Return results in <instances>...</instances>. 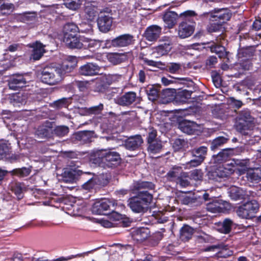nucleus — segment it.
I'll return each mask as SVG.
<instances>
[{
    "instance_id": "obj_1",
    "label": "nucleus",
    "mask_w": 261,
    "mask_h": 261,
    "mask_svg": "<svg viewBox=\"0 0 261 261\" xmlns=\"http://www.w3.org/2000/svg\"><path fill=\"white\" fill-rule=\"evenodd\" d=\"M90 158L93 164L103 168H112L117 165L121 160L120 154L111 149L93 150Z\"/></svg>"
},
{
    "instance_id": "obj_2",
    "label": "nucleus",
    "mask_w": 261,
    "mask_h": 261,
    "mask_svg": "<svg viewBox=\"0 0 261 261\" xmlns=\"http://www.w3.org/2000/svg\"><path fill=\"white\" fill-rule=\"evenodd\" d=\"M153 196L148 191H140L136 196L127 200V205L136 213H144L152 202Z\"/></svg>"
},
{
    "instance_id": "obj_3",
    "label": "nucleus",
    "mask_w": 261,
    "mask_h": 261,
    "mask_svg": "<svg viewBox=\"0 0 261 261\" xmlns=\"http://www.w3.org/2000/svg\"><path fill=\"white\" fill-rule=\"evenodd\" d=\"M116 202L114 200H104L95 202L92 207V212L93 214L97 215H107L108 211H112V217L115 220H119L121 219V215L114 211L116 205Z\"/></svg>"
},
{
    "instance_id": "obj_4",
    "label": "nucleus",
    "mask_w": 261,
    "mask_h": 261,
    "mask_svg": "<svg viewBox=\"0 0 261 261\" xmlns=\"http://www.w3.org/2000/svg\"><path fill=\"white\" fill-rule=\"evenodd\" d=\"M58 71L57 66H47L42 69L39 77L42 82L49 85H54L62 79V75Z\"/></svg>"
},
{
    "instance_id": "obj_5",
    "label": "nucleus",
    "mask_w": 261,
    "mask_h": 261,
    "mask_svg": "<svg viewBox=\"0 0 261 261\" xmlns=\"http://www.w3.org/2000/svg\"><path fill=\"white\" fill-rule=\"evenodd\" d=\"M237 129L245 136L251 135V131L254 127V118L248 111H242L238 117Z\"/></svg>"
},
{
    "instance_id": "obj_6",
    "label": "nucleus",
    "mask_w": 261,
    "mask_h": 261,
    "mask_svg": "<svg viewBox=\"0 0 261 261\" xmlns=\"http://www.w3.org/2000/svg\"><path fill=\"white\" fill-rule=\"evenodd\" d=\"M259 208V204L255 200L248 201L239 207L237 214L239 217L244 219H251L254 217Z\"/></svg>"
},
{
    "instance_id": "obj_7",
    "label": "nucleus",
    "mask_w": 261,
    "mask_h": 261,
    "mask_svg": "<svg viewBox=\"0 0 261 261\" xmlns=\"http://www.w3.org/2000/svg\"><path fill=\"white\" fill-rule=\"evenodd\" d=\"M202 15L208 17L211 21H217L223 24L229 20L231 13L227 9H222L214 12L204 13Z\"/></svg>"
},
{
    "instance_id": "obj_8",
    "label": "nucleus",
    "mask_w": 261,
    "mask_h": 261,
    "mask_svg": "<svg viewBox=\"0 0 261 261\" xmlns=\"http://www.w3.org/2000/svg\"><path fill=\"white\" fill-rule=\"evenodd\" d=\"M70 168L66 169L63 173V180L68 183H73L81 175H86L90 174V172H84L74 166H70Z\"/></svg>"
},
{
    "instance_id": "obj_9",
    "label": "nucleus",
    "mask_w": 261,
    "mask_h": 261,
    "mask_svg": "<svg viewBox=\"0 0 261 261\" xmlns=\"http://www.w3.org/2000/svg\"><path fill=\"white\" fill-rule=\"evenodd\" d=\"M77 59L75 56H67L61 65L57 66L58 72L63 76L66 73L71 72L77 66Z\"/></svg>"
},
{
    "instance_id": "obj_10",
    "label": "nucleus",
    "mask_w": 261,
    "mask_h": 261,
    "mask_svg": "<svg viewBox=\"0 0 261 261\" xmlns=\"http://www.w3.org/2000/svg\"><path fill=\"white\" fill-rule=\"evenodd\" d=\"M139 100L136 92L129 91L115 99V102L121 106H129Z\"/></svg>"
},
{
    "instance_id": "obj_11",
    "label": "nucleus",
    "mask_w": 261,
    "mask_h": 261,
    "mask_svg": "<svg viewBox=\"0 0 261 261\" xmlns=\"http://www.w3.org/2000/svg\"><path fill=\"white\" fill-rule=\"evenodd\" d=\"M84 36L77 37L73 35L64 36V41L70 48L81 49L84 48Z\"/></svg>"
},
{
    "instance_id": "obj_12",
    "label": "nucleus",
    "mask_w": 261,
    "mask_h": 261,
    "mask_svg": "<svg viewBox=\"0 0 261 261\" xmlns=\"http://www.w3.org/2000/svg\"><path fill=\"white\" fill-rule=\"evenodd\" d=\"M53 125L54 123L53 122L45 121L38 128L36 132V135L41 139L51 137L53 132Z\"/></svg>"
},
{
    "instance_id": "obj_13",
    "label": "nucleus",
    "mask_w": 261,
    "mask_h": 261,
    "mask_svg": "<svg viewBox=\"0 0 261 261\" xmlns=\"http://www.w3.org/2000/svg\"><path fill=\"white\" fill-rule=\"evenodd\" d=\"M112 18L109 14L101 12L97 19V25L99 30L102 32H108L112 26Z\"/></svg>"
},
{
    "instance_id": "obj_14",
    "label": "nucleus",
    "mask_w": 261,
    "mask_h": 261,
    "mask_svg": "<svg viewBox=\"0 0 261 261\" xmlns=\"http://www.w3.org/2000/svg\"><path fill=\"white\" fill-rule=\"evenodd\" d=\"M134 41V37L133 35L126 34L114 39L112 41V44L115 47H125L133 44Z\"/></svg>"
},
{
    "instance_id": "obj_15",
    "label": "nucleus",
    "mask_w": 261,
    "mask_h": 261,
    "mask_svg": "<svg viewBox=\"0 0 261 261\" xmlns=\"http://www.w3.org/2000/svg\"><path fill=\"white\" fill-rule=\"evenodd\" d=\"M228 193L229 197L234 200H238L248 198L250 192H247L243 189L236 187L231 186L228 189Z\"/></svg>"
},
{
    "instance_id": "obj_16",
    "label": "nucleus",
    "mask_w": 261,
    "mask_h": 261,
    "mask_svg": "<svg viewBox=\"0 0 261 261\" xmlns=\"http://www.w3.org/2000/svg\"><path fill=\"white\" fill-rule=\"evenodd\" d=\"M162 28L157 25H152L146 29L144 37L149 41H155L160 37Z\"/></svg>"
},
{
    "instance_id": "obj_17",
    "label": "nucleus",
    "mask_w": 261,
    "mask_h": 261,
    "mask_svg": "<svg viewBox=\"0 0 261 261\" xmlns=\"http://www.w3.org/2000/svg\"><path fill=\"white\" fill-rule=\"evenodd\" d=\"M194 30L195 25L194 24H190L186 22H181L178 27V36L181 39L187 38L193 34Z\"/></svg>"
},
{
    "instance_id": "obj_18",
    "label": "nucleus",
    "mask_w": 261,
    "mask_h": 261,
    "mask_svg": "<svg viewBox=\"0 0 261 261\" xmlns=\"http://www.w3.org/2000/svg\"><path fill=\"white\" fill-rule=\"evenodd\" d=\"M26 84L25 79L21 74L14 75L8 80L9 88L14 90L25 87Z\"/></svg>"
},
{
    "instance_id": "obj_19",
    "label": "nucleus",
    "mask_w": 261,
    "mask_h": 261,
    "mask_svg": "<svg viewBox=\"0 0 261 261\" xmlns=\"http://www.w3.org/2000/svg\"><path fill=\"white\" fill-rule=\"evenodd\" d=\"M143 143V140L141 135H135L129 137L125 140L124 146L129 150L134 151L138 149Z\"/></svg>"
},
{
    "instance_id": "obj_20",
    "label": "nucleus",
    "mask_w": 261,
    "mask_h": 261,
    "mask_svg": "<svg viewBox=\"0 0 261 261\" xmlns=\"http://www.w3.org/2000/svg\"><path fill=\"white\" fill-rule=\"evenodd\" d=\"M178 14L174 11H167L163 16L165 27L168 29L173 28L177 23L178 19Z\"/></svg>"
},
{
    "instance_id": "obj_21",
    "label": "nucleus",
    "mask_w": 261,
    "mask_h": 261,
    "mask_svg": "<svg viewBox=\"0 0 261 261\" xmlns=\"http://www.w3.org/2000/svg\"><path fill=\"white\" fill-rule=\"evenodd\" d=\"M28 95L24 93H17L10 96V103L16 107H20L26 104Z\"/></svg>"
},
{
    "instance_id": "obj_22",
    "label": "nucleus",
    "mask_w": 261,
    "mask_h": 261,
    "mask_svg": "<svg viewBox=\"0 0 261 261\" xmlns=\"http://www.w3.org/2000/svg\"><path fill=\"white\" fill-rule=\"evenodd\" d=\"M178 128L183 133L193 134L197 130V124L192 121L184 120L178 123Z\"/></svg>"
},
{
    "instance_id": "obj_23",
    "label": "nucleus",
    "mask_w": 261,
    "mask_h": 261,
    "mask_svg": "<svg viewBox=\"0 0 261 261\" xmlns=\"http://www.w3.org/2000/svg\"><path fill=\"white\" fill-rule=\"evenodd\" d=\"M100 67L96 64L88 63L82 66L79 70L80 73L84 75L92 76L98 73Z\"/></svg>"
},
{
    "instance_id": "obj_24",
    "label": "nucleus",
    "mask_w": 261,
    "mask_h": 261,
    "mask_svg": "<svg viewBox=\"0 0 261 261\" xmlns=\"http://www.w3.org/2000/svg\"><path fill=\"white\" fill-rule=\"evenodd\" d=\"M84 24H80L79 26L76 25L74 23H67L64 27V36L68 35H71L69 33H88L91 30V27L88 25L89 28L87 29H82Z\"/></svg>"
},
{
    "instance_id": "obj_25",
    "label": "nucleus",
    "mask_w": 261,
    "mask_h": 261,
    "mask_svg": "<svg viewBox=\"0 0 261 261\" xmlns=\"http://www.w3.org/2000/svg\"><path fill=\"white\" fill-rule=\"evenodd\" d=\"M228 203L222 201L215 200L210 202L206 205V209L208 211L213 213L223 212L227 208Z\"/></svg>"
},
{
    "instance_id": "obj_26",
    "label": "nucleus",
    "mask_w": 261,
    "mask_h": 261,
    "mask_svg": "<svg viewBox=\"0 0 261 261\" xmlns=\"http://www.w3.org/2000/svg\"><path fill=\"white\" fill-rule=\"evenodd\" d=\"M30 46L33 48L31 57L34 60H39L45 52L44 49L45 45H43L40 41H37L31 44Z\"/></svg>"
},
{
    "instance_id": "obj_27",
    "label": "nucleus",
    "mask_w": 261,
    "mask_h": 261,
    "mask_svg": "<svg viewBox=\"0 0 261 261\" xmlns=\"http://www.w3.org/2000/svg\"><path fill=\"white\" fill-rule=\"evenodd\" d=\"M233 154V150L230 148L223 149L214 156L215 162L220 164L224 162Z\"/></svg>"
},
{
    "instance_id": "obj_28",
    "label": "nucleus",
    "mask_w": 261,
    "mask_h": 261,
    "mask_svg": "<svg viewBox=\"0 0 261 261\" xmlns=\"http://www.w3.org/2000/svg\"><path fill=\"white\" fill-rule=\"evenodd\" d=\"M83 41L84 42V48H88L93 49H96L100 48L101 43L102 42V40L99 39H92L85 37Z\"/></svg>"
},
{
    "instance_id": "obj_29",
    "label": "nucleus",
    "mask_w": 261,
    "mask_h": 261,
    "mask_svg": "<svg viewBox=\"0 0 261 261\" xmlns=\"http://www.w3.org/2000/svg\"><path fill=\"white\" fill-rule=\"evenodd\" d=\"M246 177L252 182H258L261 180V170L259 168L249 169L247 171Z\"/></svg>"
},
{
    "instance_id": "obj_30",
    "label": "nucleus",
    "mask_w": 261,
    "mask_h": 261,
    "mask_svg": "<svg viewBox=\"0 0 261 261\" xmlns=\"http://www.w3.org/2000/svg\"><path fill=\"white\" fill-rule=\"evenodd\" d=\"M147 151L150 154H154L160 152L163 147L160 140L147 142Z\"/></svg>"
},
{
    "instance_id": "obj_31",
    "label": "nucleus",
    "mask_w": 261,
    "mask_h": 261,
    "mask_svg": "<svg viewBox=\"0 0 261 261\" xmlns=\"http://www.w3.org/2000/svg\"><path fill=\"white\" fill-rule=\"evenodd\" d=\"M149 235V230L147 228L142 227L136 230L134 234V238L138 241H143Z\"/></svg>"
},
{
    "instance_id": "obj_32",
    "label": "nucleus",
    "mask_w": 261,
    "mask_h": 261,
    "mask_svg": "<svg viewBox=\"0 0 261 261\" xmlns=\"http://www.w3.org/2000/svg\"><path fill=\"white\" fill-rule=\"evenodd\" d=\"M194 229L189 225H184L180 230V238L183 241H188L191 238Z\"/></svg>"
},
{
    "instance_id": "obj_33",
    "label": "nucleus",
    "mask_w": 261,
    "mask_h": 261,
    "mask_svg": "<svg viewBox=\"0 0 261 261\" xmlns=\"http://www.w3.org/2000/svg\"><path fill=\"white\" fill-rule=\"evenodd\" d=\"M15 18L17 20L22 22H29L35 20L36 17L34 14L25 12L22 14H16Z\"/></svg>"
},
{
    "instance_id": "obj_34",
    "label": "nucleus",
    "mask_w": 261,
    "mask_h": 261,
    "mask_svg": "<svg viewBox=\"0 0 261 261\" xmlns=\"http://www.w3.org/2000/svg\"><path fill=\"white\" fill-rule=\"evenodd\" d=\"M167 174L168 177L171 178L172 180L176 181L178 177L182 174H187V173L182 172L180 167H174L170 171H169Z\"/></svg>"
},
{
    "instance_id": "obj_35",
    "label": "nucleus",
    "mask_w": 261,
    "mask_h": 261,
    "mask_svg": "<svg viewBox=\"0 0 261 261\" xmlns=\"http://www.w3.org/2000/svg\"><path fill=\"white\" fill-rule=\"evenodd\" d=\"M211 50L212 53L216 54L220 58H223L226 56L225 49L222 45L214 43L211 47Z\"/></svg>"
},
{
    "instance_id": "obj_36",
    "label": "nucleus",
    "mask_w": 261,
    "mask_h": 261,
    "mask_svg": "<svg viewBox=\"0 0 261 261\" xmlns=\"http://www.w3.org/2000/svg\"><path fill=\"white\" fill-rule=\"evenodd\" d=\"M154 188V185L151 182L144 181H137L134 183V189L141 190L142 189H152Z\"/></svg>"
},
{
    "instance_id": "obj_37",
    "label": "nucleus",
    "mask_w": 261,
    "mask_h": 261,
    "mask_svg": "<svg viewBox=\"0 0 261 261\" xmlns=\"http://www.w3.org/2000/svg\"><path fill=\"white\" fill-rule=\"evenodd\" d=\"M207 151V147L202 146L198 148H194L192 150V153L193 156L199 158L203 161L206 155Z\"/></svg>"
},
{
    "instance_id": "obj_38",
    "label": "nucleus",
    "mask_w": 261,
    "mask_h": 261,
    "mask_svg": "<svg viewBox=\"0 0 261 261\" xmlns=\"http://www.w3.org/2000/svg\"><path fill=\"white\" fill-rule=\"evenodd\" d=\"M228 139L224 137L220 136L215 139L212 142L211 148L212 150H215L219 147L226 143Z\"/></svg>"
},
{
    "instance_id": "obj_39",
    "label": "nucleus",
    "mask_w": 261,
    "mask_h": 261,
    "mask_svg": "<svg viewBox=\"0 0 261 261\" xmlns=\"http://www.w3.org/2000/svg\"><path fill=\"white\" fill-rule=\"evenodd\" d=\"M12 191L17 196L18 199H21L23 197L22 193L25 189L24 184L21 183H15L12 186Z\"/></svg>"
},
{
    "instance_id": "obj_40",
    "label": "nucleus",
    "mask_w": 261,
    "mask_h": 261,
    "mask_svg": "<svg viewBox=\"0 0 261 261\" xmlns=\"http://www.w3.org/2000/svg\"><path fill=\"white\" fill-rule=\"evenodd\" d=\"M86 17L90 20H93L98 14L97 8L92 6H88L85 9Z\"/></svg>"
},
{
    "instance_id": "obj_41",
    "label": "nucleus",
    "mask_w": 261,
    "mask_h": 261,
    "mask_svg": "<svg viewBox=\"0 0 261 261\" xmlns=\"http://www.w3.org/2000/svg\"><path fill=\"white\" fill-rule=\"evenodd\" d=\"M107 57L109 62L114 65L120 64L123 61V56L118 53L110 54Z\"/></svg>"
},
{
    "instance_id": "obj_42",
    "label": "nucleus",
    "mask_w": 261,
    "mask_h": 261,
    "mask_svg": "<svg viewBox=\"0 0 261 261\" xmlns=\"http://www.w3.org/2000/svg\"><path fill=\"white\" fill-rule=\"evenodd\" d=\"M188 146L187 142L184 139H176L173 143V147L176 151L185 149Z\"/></svg>"
},
{
    "instance_id": "obj_43",
    "label": "nucleus",
    "mask_w": 261,
    "mask_h": 261,
    "mask_svg": "<svg viewBox=\"0 0 261 261\" xmlns=\"http://www.w3.org/2000/svg\"><path fill=\"white\" fill-rule=\"evenodd\" d=\"M91 134L88 131H83L77 133L75 135L76 140L86 142L89 141L91 138Z\"/></svg>"
},
{
    "instance_id": "obj_44",
    "label": "nucleus",
    "mask_w": 261,
    "mask_h": 261,
    "mask_svg": "<svg viewBox=\"0 0 261 261\" xmlns=\"http://www.w3.org/2000/svg\"><path fill=\"white\" fill-rule=\"evenodd\" d=\"M1 15H6L9 14L14 9V5L11 3H1Z\"/></svg>"
},
{
    "instance_id": "obj_45",
    "label": "nucleus",
    "mask_w": 261,
    "mask_h": 261,
    "mask_svg": "<svg viewBox=\"0 0 261 261\" xmlns=\"http://www.w3.org/2000/svg\"><path fill=\"white\" fill-rule=\"evenodd\" d=\"M11 152V147L8 143L0 144V159L6 157Z\"/></svg>"
},
{
    "instance_id": "obj_46",
    "label": "nucleus",
    "mask_w": 261,
    "mask_h": 261,
    "mask_svg": "<svg viewBox=\"0 0 261 261\" xmlns=\"http://www.w3.org/2000/svg\"><path fill=\"white\" fill-rule=\"evenodd\" d=\"M233 224V222L231 219L229 218L224 219L222 222V232L226 234L229 233Z\"/></svg>"
},
{
    "instance_id": "obj_47",
    "label": "nucleus",
    "mask_w": 261,
    "mask_h": 261,
    "mask_svg": "<svg viewBox=\"0 0 261 261\" xmlns=\"http://www.w3.org/2000/svg\"><path fill=\"white\" fill-rule=\"evenodd\" d=\"M213 22V23H211L207 27L208 32H209L210 33H213L219 31H223L222 24L217 21Z\"/></svg>"
},
{
    "instance_id": "obj_48",
    "label": "nucleus",
    "mask_w": 261,
    "mask_h": 261,
    "mask_svg": "<svg viewBox=\"0 0 261 261\" xmlns=\"http://www.w3.org/2000/svg\"><path fill=\"white\" fill-rule=\"evenodd\" d=\"M114 76L113 75H105L100 77L99 80L102 87H106L111 85L114 81Z\"/></svg>"
},
{
    "instance_id": "obj_49",
    "label": "nucleus",
    "mask_w": 261,
    "mask_h": 261,
    "mask_svg": "<svg viewBox=\"0 0 261 261\" xmlns=\"http://www.w3.org/2000/svg\"><path fill=\"white\" fill-rule=\"evenodd\" d=\"M13 174L20 177H25L29 175L31 172V170L26 167L14 169L12 171Z\"/></svg>"
},
{
    "instance_id": "obj_50",
    "label": "nucleus",
    "mask_w": 261,
    "mask_h": 261,
    "mask_svg": "<svg viewBox=\"0 0 261 261\" xmlns=\"http://www.w3.org/2000/svg\"><path fill=\"white\" fill-rule=\"evenodd\" d=\"M55 134L59 137H63L69 132V128L67 126L62 125L57 126L54 129Z\"/></svg>"
},
{
    "instance_id": "obj_51",
    "label": "nucleus",
    "mask_w": 261,
    "mask_h": 261,
    "mask_svg": "<svg viewBox=\"0 0 261 261\" xmlns=\"http://www.w3.org/2000/svg\"><path fill=\"white\" fill-rule=\"evenodd\" d=\"M81 4V0H67L64 3L66 8L69 9L75 10L80 6Z\"/></svg>"
},
{
    "instance_id": "obj_52",
    "label": "nucleus",
    "mask_w": 261,
    "mask_h": 261,
    "mask_svg": "<svg viewBox=\"0 0 261 261\" xmlns=\"http://www.w3.org/2000/svg\"><path fill=\"white\" fill-rule=\"evenodd\" d=\"M103 109V105L100 103L98 106L91 107L87 109L86 112L88 114H99Z\"/></svg>"
},
{
    "instance_id": "obj_53",
    "label": "nucleus",
    "mask_w": 261,
    "mask_h": 261,
    "mask_svg": "<svg viewBox=\"0 0 261 261\" xmlns=\"http://www.w3.org/2000/svg\"><path fill=\"white\" fill-rule=\"evenodd\" d=\"M159 43V44L164 46L168 49H171L172 40L170 37L163 36L160 39Z\"/></svg>"
},
{
    "instance_id": "obj_54",
    "label": "nucleus",
    "mask_w": 261,
    "mask_h": 261,
    "mask_svg": "<svg viewBox=\"0 0 261 261\" xmlns=\"http://www.w3.org/2000/svg\"><path fill=\"white\" fill-rule=\"evenodd\" d=\"M154 49V53H156L159 57L167 55L171 50V49H168L160 44L156 46Z\"/></svg>"
},
{
    "instance_id": "obj_55",
    "label": "nucleus",
    "mask_w": 261,
    "mask_h": 261,
    "mask_svg": "<svg viewBox=\"0 0 261 261\" xmlns=\"http://www.w3.org/2000/svg\"><path fill=\"white\" fill-rule=\"evenodd\" d=\"M167 70L171 73H175L178 72L181 69V65L178 63H171L167 66Z\"/></svg>"
},
{
    "instance_id": "obj_56",
    "label": "nucleus",
    "mask_w": 261,
    "mask_h": 261,
    "mask_svg": "<svg viewBox=\"0 0 261 261\" xmlns=\"http://www.w3.org/2000/svg\"><path fill=\"white\" fill-rule=\"evenodd\" d=\"M203 173L201 170L195 169L192 171L190 174V178L194 180H201L202 178Z\"/></svg>"
},
{
    "instance_id": "obj_57",
    "label": "nucleus",
    "mask_w": 261,
    "mask_h": 261,
    "mask_svg": "<svg viewBox=\"0 0 261 261\" xmlns=\"http://www.w3.org/2000/svg\"><path fill=\"white\" fill-rule=\"evenodd\" d=\"M147 142L158 140L156 139L157 132L152 127L149 128L148 131Z\"/></svg>"
},
{
    "instance_id": "obj_58",
    "label": "nucleus",
    "mask_w": 261,
    "mask_h": 261,
    "mask_svg": "<svg viewBox=\"0 0 261 261\" xmlns=\"http://www.w3.org/2000/svg\"><path fill=\"white\" fill-rule=\"evenodd\" d=\"M147 94L148 99L152 101L156 100L158 97V90L153 88H151L147 90Z\"/></svg>"
},
{
    "instance_id": "obj_59",
    "label": "nucleus",
    "mask_w": 261,
    "mask_h": 261,
    "mask_svg": "<svg viewBox=\"0 0 261 261\" xmlns=\"http://www.w3.org/2000/svg\"><path fill=\"white\" fill-rule=\"evenodd\" d=\"M71 102V99L70 97L69 98H62L57 100L55 102V105L58 108L63 107H66L69 103Z\"/></svg>"
},
{
    "instance_id": "obj_60",
    "label": "nucleus",
    "mask_w": 261,
    "mask_h": 261,
    "mask_svg": "<svg viewBox=\"0 0 261 261\" xmlns=\"http://www.w3.org/2000/svg\"><path fill=\"white\" fill-rule=\"evenodd\" d=\"M90 174H87L86 175H89L91 176V177L89 179V180L84 183L83 185V188L85 190H90L93 188L95 185V181L93 179V175L90 172Z\"/></svg>"
},
{
    "instance_id": "obj_61",
    "label": "nucleus",
    "mask_w": 261,
    "mask_h": 261,
    "mask_svg": "<svg viewBox=\"0 0 261 261\" xmlns=\"http://www.w3.org/2000/svg\"><path fill=\"white\" fill-rule=\"evenodd\" d=\"M203 161L199 158L191 160L186 163V168L195 167L200 165Z\"/></svg>"
},
{
    "instance_id": "obj_62",
    "label": "nucleus",
    "mask_w": 261,
    "mask_h": 261,
    "mask_svg": "<svg viewBox=\"0 0 261 261\" xmlns=\"http://www.w3.org/2000/svg\"><path fill=\"white\" fill-rule=\"evenodd\" d=\"M143 61L146 65L153 67L159 68L160 66L163 65L161 62H156L152 60H149L147 58H143Z\"/></svg>"
},
{
    "instance_id": "obj_63",
    "label": "nucleus",
    "mask_w": 261,
    "mask_h": 261,
    "mask_svg": "<svg viewBox=\"0 0 261 261\" xmlns=\"http://www.w3.org/2000/svg\"><path fill=\"white\" fill-rule=\"evenodd\" d=\"M188 176V173H187V174L185 175H182L176 179L175 181L177 184H178L180 185V186L182 187H186L188 186L189 182L188 179H185L183 177H186Z\"/></svg>"
},
{
    "instance_id": "obj_64",
    "label": "nucleus",
    "mask_w": 261,
    "mask_h": 261,
    "mask_svg": "<svg viewBox=\"0 0 261 261\" xmlns=\"http://www.w3.org/2000/svg\"><path fill=\"white\" fill-rule=\"evenodd\" d=\"M74 84L81 91H85L88 88V83L87 82L75 81Z\"/></svg>"
}]
</instances>
